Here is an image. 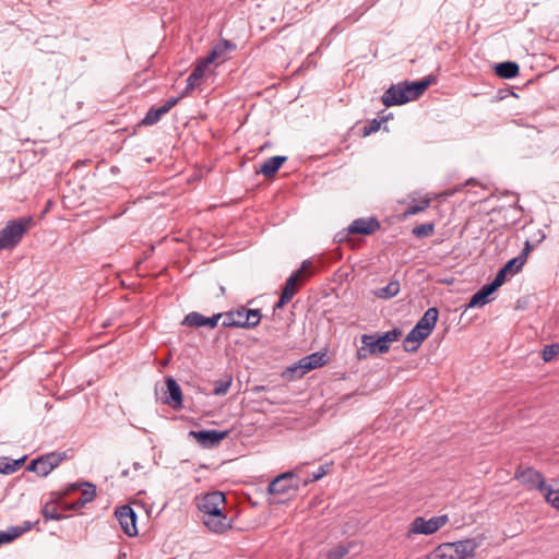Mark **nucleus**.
<instances>
[{
	"label": "nucleus",
	"instance_id": "f257e3e1",
	"mask_svg": "<svg viewBox=\"0 0 559 559\" xmlns=\"http://www.w3.org/2000/svg\"><path fill=\"white\" fill-rule=\"evenodd\" d=\"M197 507L202 513L201 521L215 534H223L231 528L233 521L223 512L226 506V497L222 491L207 492L197 497Z\"/></svg>",
	"mask_w": 559,
	"mask_h": 559
},
{
	"label": "nucleus",
	"instance_id": "f03ea898",
	"mask_svg": "<svg viewBox=\"0 0 559 559\" xmlns=\"http://www.w3.org/2000/svg\"><path fill=\"white\" fill-rule=\"evenodd\" d=\"M478 547L479 543L474 538L444 543L439 545L428 559H476L475 550Z\"/></svg>",
	"mask_w": 559,
	"mask_h": 559
},
{
	"label": "nucleus",
	"instance_id": "7ed1b4c3",
	"mask_svg": "<svg viewBox=\"0 0 559 559\" xmlns=\"http://www.w3.org/2000/svg\"><path fill=\"white\" fill-rule=\"evenodd\" d=\"M32 224L33 218L31 216L8 221L0 230V251L14 249L29 230Z\"/></svg>",
	"mask_w": 559,
	"mask_h": 559
},
{
	"label": "nucleus",
	"instance_id": "20e7f679",
	"mask_svg": "<svg viewBox=\"0 0 559 559\" xmlns=\"http://www.w3.org/2000/svg\"><path fill=\"white\" fill-rule=\"evenodd\" d=\"M300 486V478L294 472H285L277 475L266 488V492L272 496H293Z\"/></svg>",
	"mask_w": 559,
	"mask_h": 559
},
{
	"label": "nucleus",
	"instance_id": "39448f33",
	"mask_svg": "<svg viewBox=\"0 0 559 559\" xmlns=\"http://www.w3.org/2000/svg\"><path fill=\"white\" fill-rule=\"evenodd\" d=\"M70 492V486L66 487L62 493H51L49 501L45 503L41 509V514L45 520H61L67 519V512L70 510V503L66 501L64 496Z\"/></svg>",
	"mask_w": 559,
	"mask_h": 559
},
{
	"label": "nucleus",
	"instance_id": "423d86ee",
	"mask_svg": "<svg viewBox=\"0 0 559 559\" xmlns=\"http://www.w3.org/2000/svg\"><path fill=\"white\" fill-rule=\"evenodd\" d=\"M326 364V355L321 352L302 357L296 365L286 369L293 378H302L307 372L320 368Z\"/></svg>",
	"mask_w": 559,
	"mask_h": 559
},
{
	"label": "nucleus",
	"instance_id": "0eeeda50",
	"mask_svg": "<svg viewBox=\"0 0 559 559\" xmlns=\"http://www.w3.org/2000/svg\"><path fill=\"white\" fill-rule=\"evenodd\" d=\"M449 521L447 514L432 516L429 520H426L423 516H417L411 523L408 535L413 534H423V535H431L439 531L442 526H444Z\"/></svg>",
	"mask_w": 559,
	"mask_h": 559
},
{
	"label": "nucleus",
	"instance_id": "6e6552de",
	"mask_svg": "<svg viewBox=\"0 0 559 559\" xmlns=\"http://www.w3.org/2000/svg\"><path fill=\"white\" fill-rule=\"evenodd\" d=\"M229 436L228 430H190L188 437L197 441L203 449H213L221 444V442Z\"/></svg>",
	"mask_w": 559,
	"mask_h": 559
},
{
	"label": "nucleus",
	"instance_id": "1a4fd4ad",
	"mask_svg": "<svg viewBox=\"0 0 559 559\" xmlns=\"http://www.w3.org/2000/svg\"><path fill=\"white\" fill-rule=\"evenodd\" d=\"M516 479H519L524 487L528 490L537 489L544 492L548 485L545 483V478L540 472L533 467H523L520 465L514 473Z\"/></svg>",
	"mask_w": 559,
	"mask_h": 559
},
{
	"label": "nucleus",
	"instance_id": "9d476101",
	"mask_svg": "<svg viewBox=\"0 0 559 559\" xmlns=\"http://www.w3.org/2000/svg\"><path fill=\"white\" fill-rule=\"evenodd\" d=\"M76 493L79 497L76 499L72 498V512L79 511L95 499L96 485L90 481L72 483V497Z\"/></svg>",
	"mask_w": 559,
	"mask_h": 559
},
{
	"label": "nucleus",
	"instance_id": "9b49d317",
	"mask_svg": "<svg viewBox=\"0 0 559 559\" xmlns=\"http://www.w3.org/2000/svg\"><path fill=\"white\" fill-rule=\"evenodd\" d=\"M386 352L388 345L382 343L379 334H364L361 336V346L357 350V358L362 360L369 355L384 354Z\"/></svg>",
	"mask_w": 559,
	"mask_h": 559
},
{
	"label": "nucleus",
	"instance_id": "f8f14e48",
	"mask_svg": "<svg viewBox=\"0 0 559 559\" xmlns=\"http://www.w3.org/2000/svg\"><path fill=\"white\" fill-rule=\"evenodd\" d=\"M115 514L124 534L130 537L138 535L136 513L130 506H121L116 510Z\"/></svg>",
	"mask_w": 559,
	"mask_h": 559
},
{
	"label": "nucleus",
	"instance_id": "ddd939ff",
	"mask_svg": "<svg viewBox=\"0 0 559 559\" xmlns=\"http://www.w3.org/2000/svg\"><path fill=\"white\" fill-rule=\"evenodd\" d=\"M311 265V261H304L301 266L286 280L282 293H288L289 298L293 299L295 294L298 292V285L302 277L311 276L312 272L309 270Z\"/></svg>",
	"mask_w": 559,
	"mask_h": 559
},
{
	"label": "nucleus",
	"instance_id": "4468645a",
	"mask_svg": "<svg viewBox=\"0 0 559 559\" xmlns=\"http://www.w3.org/2000/svg\"><path fill=\"white\" fill-rule=\"evenodd\" d=\"M436 82V76L428 75L423 80L415 82L404 81V92L407 96V103L417 99L424 92Z\"/></svg>",
	"mask_w": 559,
	"mask_h": 559
},
{
	"label": "nucleus",
	"instance_id": "2eb2a0df",
	"mask_svg": "<svg viewBox=\"0 0 559 559\" xmlns=\"http://www.w3.org/2000/svg\"><path fill=\"white\" fill-rule=\"evenodd\" d=\"M381 100L384 106L391 107L407 103V96L404 92V84L391 85L382 95Z\"/></svg>",
	"mask_w": 559,
	"mask_h": 559
},
{
	"label": "nucleus",
	"instance_id": "dca6fc26",
	"mask_svg": "<svg viewBox=\"0 0 559 559\" xmlns=\"http://www.w3.org/2000/svg\"><path fill=\"white\" fill-rule=\"evenodd\" d=\"M66 459V453H48L38 457V476H47L55 467H57Z\"/></svg>",
	"mask_w": 559,
	"mask_h": 559
},
{
	"label": "nucleus",
	"instance_id": "f3484780",
	"mask_svg": "<svg viewBox=\"0 0 559 559\" xmlns=\"http://www.w3.org/2000/svg\"><path fill=\"white\" fill-rule=\"evenodd\" d=\"M380 228V223L374 217L357 218L348 226L350 234L371 235Z\"/></svg>",
	"mask_w": 559,
	"mask_h": 559
},
{
	"label": "nucleus",
	"instance_id": "a211bd4d",
	"mask_svg": "<svg viewBox=\"0 0 559 559\" xmlns=\"http://www.w3.org/2000/svg\"><path fill=\"white\" fill-rule=\"evenodd\" d=\"M167 396L165 403L173 408H179L182 406V393L178 382L173 378L166 379Z\"/></svg>",
	"mask_w": 559,
	"mask_h": 559
},
{
	"label": "nucleus",
	"instance_id": "6ab92c4d",
	"mask_svg": "<svg viewBox=\"0 0 559 559\" xmlns=\"http://www.w3.org/2000/svg\"><path fill=\"white\" fill-rule=\"evenodd\" d=\"M438 317L439 311L436 307L428 308L424 316L416 323L417 329L426 332V334L429 336L436 326Z\"/></svg>",
	"mask_w": 559,
	"mask_h": 559
},
{
	"label": "nucleus",
	"instance_id": "aec40b11",
	"mask_svg": "<svg viewBox=\"0 0 559 559\" xmlns=\"http://www.w3.org/2000/svg\"><path fill=\"white\" fill-rule=\"evenodd\" d=\"M427 337L426 332L418 330L415 325L403 341L405 352L415 353Z\"/></svg>",
	"mask_w": 559,
	"mask_h": 559
},
{
	"label": "nucleus",
	"instance_id": "412c9836",
	"mask_svg": "<svg viewBox=\"0 0 559 559\" xmlns=\"http://www.w3.org/2000/svg\"><path fill=\"white\" fill-rule=\"evenodd\" d=\"M236 49V45L227 39H222L215 45L206 56V62H215L216 60H225V56Z\"/></svg>",
	"mask_w": 559,
	"mask_h": 559
},
{
	"label": "nucleus",
	"instance_id": "4be33fe9",
	"mask_svg": "<svg viewBox=\"0 0 559 559\" xmlns=\"http://www.w3.org/2000/svg\"><path fill=\"white\" fill-rule=\"evenodd\" d=\"M497 289L491 286V284L484 285L478 292H476L469 299L467 307L468 308H475V307H483L487 305L490 301V296L496 292Z\"/></svg>",
	"mask_w": 559,
	"mask_h": 559
},
{
	"label": "nucleus",
	"instance_id": "5701e85b",
	"mask_svg": "<svg viewBox=\"0 0 559 559\" xmlns=\"http://www.w3.org/2000/svg\"><path fill=\"white\" fill-rule=\"evenodd\" d=\"M286 160V156H272L260 166V170L258 173H261L266 178H271L275 176Z\"/></svg>",
	"mask_w": 559,
	"mask_h": 559
},
{
	"label": "nucleus",
	"instance_id": "b1692460",
	"mask_svg": "<svg viewBox=\"0 0 559 559\" xmlns=\"http://www.w3.org/2000/svg\"><path fill=\"white\" fill-rule=\"evenodd\" d=\"M243 310V321L235 322L236 325H241V329H252L255 328L262 318L261 311L259 309H247L246 307H241Z\"/></svg>",
	"mask_w": 559,
	"mask_h": 559
},
{
	"label": "nucleus",
	"instance_id": "393cba45",
	"mask_svg": "<svg viewBox=\"0 0 559 559\" xmlns=\"http://www.w3.org/2000/svg\"><path fill=\"white\" fill-rule=\"evenodd\" d=\"M26 457L27 456L24 455L20 459L13 460L8 456H0V474H13L24 465Z\"/></svg>",
	"mask_w": 559,
	"mask_h": 559
},
{
	"label": "nucleus",
	"instance_id": "a878e982",
	"mask_svg": "<svg viewBox=\"0 0 559 559\" xmlns=\"http://www.w3.org/2000/svg\"><path fill=\"white\" fill-rule=\"evenodd\" d=\"M495 72L499 78L509 80L519 74L520 67L514 61H504L496 64Z\"/></svg>",
	"mask_w": 559,
	"mask_h": 559
},
{
	"label": "nucleus",
	"instance_id": "bb28decb",
	"mask_svg": "<svg viewBox=\"0 0 559 559\" xmlns=\"http://www.w3.org/2000/svg\"><path fill=\"white\" fill-rule=\"evenodd\" d=\"M242 312H243V310L240 307L237 310H230L228 312L223 313L222 326L223 328H241V325H236V323H230V322L243 321Z\"/></svg>",
	"mask_w": 559,
	"mask_h": 559
},
{
	"label": "nucleus",
	"instance_id": "cd10ccee",
	"mask_svg": "<svg viewBox=\"0 0 559 559\" xmlns=\"http://www.w3.org/2000/svg\"><path fill=\"white\" fill-rule=\"evenodd\" d=\"M400 292L399 281H391L386 286L376 290L374 295L381 299H390L395 297Z\"/></svg>",
	"mask_w": 559,
	"mask_h": 559
},
{
	"label": "nucleus",
	"instance_id": "c85d7f7f",
	"mask_svg": "<svg viewBox=\"0 0 559 559\" xmlns=\"http://www.w3.org/2000/svg\"><path fill=\"white\" fill-rule=\"evenodd\" d=\"M166 114L167 112L165 108H163L162 106L158 108L152 107L148 109L145 117L142 119L141 124L153 126L157 123L160 120V118Z\"/></svg>",
	"mask_w": 559,
	"mask_h": 559
},
{
	"label": "nucleus",
	"instance_id": "c756f323",
	"mask_svg": "<svg viewBox=\"0 0 559 559\" xmlns=\"http://www.w3.org/2000/svg\"><path fill=\"white\" fill-rule=\"evenodd\" d=\"M181 325L190 328L205 326V316L201 314L200 312L192 311L183 318Z\"/></svg>",
	"mask_w": 559,
	"mask_h": 559
},
{
	"label": "nucleus",
	"instance_id": "7c9ffc66",
	"mask_svg": "<svg viewBox=\"0 0 559 559\" xmlns=\"http://www.w3.org/2000/svg\"><path fill=\"white\" fill-rule=\"evenodd\" d=\"M231 381H233V378L229 374H226L222 379L215 380L213 383V385H214L213 393L215 395H219V396L225 395L231 385Z\"/></svg>",
	"mask_w": 559,
	"mask_h": 559
},
{
	"label": "nucleus",
	"instance_id": "2f4dec72",
	"mask_svg": "<svg viewBox=\"0 0 559 559\" xmlns=\"http://www.w3.org/2000/svg\"><path fill=\"white\" fill-rule=\"evenodd\" d=\"M24 533L25 528L11 526L8 531H0V542L2 544L11 543Z\"/></svg>",
	"mask_w": 559,
	"mask_h": 559
},
{
	"label": "nucleus",
	"instance_id": "473e14b6",
	"mask_svg": "<svg viewBox=\"0 0 559 559\" xmlns=\"http://www.w3.org/2000/svg\"><path fill=\"white\" fill-rule=\"evenodd\" d=\"M435 231V224L433 223H426L418 225L413 228L412 234L417 238H425L429 237Z\"/></svg>",
	"mask_w": 559,
	"mask_h": 559
},
{
	"label": "nucleus",
	"instance_id": "72a5a7b5",
	"mask_svg": "<svg viewBox=\"0 0 559 559\" xmlns=\"http://www.w3.org/2000/svg\"><path fill=\"white\" fill-rule=\"evenodd\" d=\"M430 204V200H423L417 204L409 205L403 213L404 217H408L411 215H416L418 213L424 212L426 209H428Z\"/></svg>",
	"mask_w": 559,
	"mask_h": 559
},
{
	"label": "nucleus",
	"instance_id": "f704fd0d",
	"mask_svg": "<svg viewBox=\"0 0 559 559\" xmlns=\"http://www.w3.org/2000/svg\"><path fill=\"white\" fill-rule=\"evenodd\" d=\"M524 264L522 258L515 257L509 260L502 267L507 269L508 274L514 275L522 270Z\"/></svg>",
	"mask_w": 559,
	"mask_h": 559
},
{
	"label": "nucleus",
	"instance_id": "c9c22d12",
	"mask_svg": "<svg viewBox=\"0 0 559 559\" xmlns=\"http://www.w3.org/2000/svg\"><path fill=\"white\" fill-rule=\"evenodd\" d=\"M386 117H382L380 119H372L371 121H369L366 126L362 127L361 129V133L364 136H368L370 135L371 133H374L377 132L380 127H381V123L383 121H386Z\"/></svg>",
	"mask_w": 559,
	"mask_h": 559
},
{
	"label": "nucleus",
	"instance_id": "e433bc0d",
	"mask_svg": "<svg viewBox=\"0 0 559 559\" xmlns=\"http://www.w3.org/2000/svg\"><path fill=\"white\" fill-rule=\"evenodd\" d=\"M545 500L554 508L559 510V488L552 489L550 486L543 492Z\"/></svg>",
	"mask_w": 559,
	"mask_h": 559
},
{
	"label": "nucleus",
	"instance_id": "4c0bfd02",
	"mask_svg": "<svg viewBox=\"0 0 559 559\" xmlns=\"http://www.w3.org/2000/svg\"><path fill=\"white\" fill-rule=\"evenodd\" d=\"M202 79L194 72H191L187 79V86L181 94V97L189 95L197 86L200 85Z\"/></svg>",
	"mask_w": 559,
	"mask_h": 559
},
{
	"label": "nucleus",
	"instance_id": "58836bf2",
	"mask_svg": "<svg viewBox=\"0 0 559 559\" xmlns=\"http://www.w3.org/2000/svg\"><path fill=\"white\" fill-rule=\"evenodd\" d=\"M401 335H402V332L399 329H393V330L388 331V332H385V333H383L381 335L379 334V336L382 340V343L384 345H388V349L390 348V345L393 342L397 341Z\"/></svg>",
	"mask_w": 559,
	"mask_h": 559
},
{
	"label": "nucleus",
	"instance_id": "ea45409f",
	"mask_svg": "<svg viewBox=\"0 0 559 559\" xmlns=\"http://www.w3.org/2000/svg\"><path fill=\"white\" fill-rule=\"evenodd\" d=\"M349 552L348 545H337L328 552V559H343Z\"/></svg>",
	"mask_w": 559,
	"mask_h": 559
},
{
	"label": "nucleus",
	"instance_id": "a19ab883",
	"mask_svg": "<svg viewBox=\"0 0 559 559\" xmlns=\"http://www.w3.org/2000/svg\"><path fill=\"white\" fill-rule=\"evenodd\" d=\"M557 355H559V344L557 343L546 345L542 353V357L545 361L552 360Z\"/></svg>",
	"mask_w": 559,
	"mask_h": 559
},
{
	"label": "nucleus",
	"instance_id": "79ce46f5",
	"mask_svg": "<svg viewBox=\"0 0 559 559\" xmlns=\"http://www.w3.org/2000/svg\"><path fill=\"white\" fill-rule=\"evenodd\" d=\"M212 62H206V57L201 58L198 60L195 67L193 68L192 72L197 73L201 79L205 76V73L207 71L209 66Z\"/></svg>",
	"mask_w": 559,
	"mask_h": 559
},
{
	"label": "nucleus",
	"instance_id": "37998d69",
	"mask_svg": "<svg viewBox=\"0 0 559 559\" xmlns=\"http://www.w3.org/2000/svg\"><path fill=\"white\" fill-rule=\"evenodd\" d=\"M508 272L507 269L501 267L498 273L496 274L493 281L490 283L491 286L496 289H498L500 286L504 284L507 281Z\"/></svg>",
	"mask_w": 559,
	"mask_h": 559
},
{
	"label": "nucleus",
	"instance_id": "c03bdc74",
	"mask_svg": "<svg viewBox=\"0 0 559 559\" xmlns=\"http://www.w3.org/2000/svg\"><path fill=\"white\" fill-rule=\"evenodd\" d=\"M223 318V313H215L212 317H205V326L214 329L217 326L219 319Z\"/></svg>",
	"mask_w": 559,
	"mask_h": 559
},
{
	"label": "nucleus",
	"instance_id": "a18cd8bd",
	"mask_svg": "<svg viewBox=\"0 0 559 559\" xmlns=\"http://www.w3.org/2000/svg\"><path fill=\"white\" fill-rule=\"evenodd\" d=\"M533 249H534V246L531 245V242L528 240H526L522 252L518 257L522 258L523 262L526 263L527 257Z\"/></svg>",
	"mask_w": 559,
	"mask_h": 559
},
{
	"label": "nucleus",
	"instance_id": "49530a36",
	"mask_svg": "<svg viewBox=\"0 0 559 559\" xmlns=\"http://www.w3.org/2000/svg\"><path fill=\"white\" fill-rule=\"evenodd\" d=\"M330 472V465H321L318 471L313 474V480H319Z\"/></svg>",
	"mask_w": 559,
	"mask_h": 559
},
{
	"label": "nucleus",
	"instance_id": "de8ad7c7",
	"mask_svg": "<svg viewBox=\"0 0 559 559\" xmlns=\"http://www.w3.org/2000/svg\"><path fill=\"white\" fill-rule=\"evenodd\" d=\"M290 300L292 298H289L288 293H282L278 301L274 306V310L282 309Z\"/></svg>",
	"mask_w": 559,
	"mask_h": 559
},
{
	"label": "nucleus",
	"instance_id": "09e8293b",
	"mask_svg": "<svg viewBox=\"0 0 559 559\" xmlns=\"http://www.w3.org/2000/svg\"><path fill=\"white\" fill-rule=\"evenodd\" d=\"M180 98L182 97H171L162 107L165 108L166 112H168L174 106L178 104Z\"/></svg>",
	"mask_w": 559,
	"mask_h": 559
},
{
	"label": "nucleus",
	"instance_id": "8fccbe9b",
	"mask_svg": "<svg viewBox=\"0 0 559 559\" xmlns=\"http://www.w3.org/2000/svg\"><path fill=\"white\" fill-rule=\"evenodd\" d=\"M38 465H39V464H38V457H37V459L32 460V461L29 462V464H28V465H27V467H26V471H28V472H33V473H35V474H37V475H38Z\"/></svg>",
	"mask_w": 559,
	"mask_h": 559
},
{
	"label": "nucleus",
	"instance_id": "3c124183",
	"mask_svg": "<svg viewBox=\"0 0 559 559\" xmlns=\"http://www.w3.org/2000/svg\"><path fill=\"white\" fill-rule=\"evenodd\" d=\"M33 524L31 522H26L23 526H17L19 528H25V532L32 528Z\"/></svg>",
	"mask_w": 559,
	"mask_h": 559
},
{
	"label": "nucleus",
	"instance_id": "603ef678",
	"mask_svg": "<svg viewBox=\"0 0 559 559\" xmlns=\"http://www.w3.org/2000/svg\"><path fill=\"white\" fill-rule=\"evenodd\" d=\"M50 206H51V201H48L44 213H46L50 209Z\"/></svg>",
	"mask_w": 559,
	"mask_h": 559
},
{
	"label": "nucleus",
	"instance_id": "864d4df0",
	"mask_svg": "<svg viewBox=\"0 0 559 559\" xmlns=\"http://www.w3.org/2000/svg\"><path fill=\"white\" fill-rule=\"evenodd\" d=\"M126 557H127V556H126V554H121V555L119 556V559H126Z\"/></svg>",
	"mask_w": 559,
	"mask_h": 559
},
{
	"label": "nucleus",
	"instance_id": "5fc2aeb1",
	"mask_svg": "<svg viewBox=\"0 0 559 559\" xmlns=\"http://www.w3.org/2000/svg\"><path fill=\"white\" fill-rule=\"evenodd\" d=\"M81 162H76L74 167L78 168L80 166Z\"/></svg>",
	"mask_w": 559,
	"mask_h": 559
},
{
	"label": "nucleus",
	"instance_id": "6e6d98bb",
	"mask_svg": "<svg viewBox=\"0 0 559 559\" xmlns=\"http://www.w3.org/2000/svg\"><path fill=\"white\" fill-rule=\"evenodd\" d=\"M544 238H545V235L543 234L542 237L539 238L538 242H540Z\"/></svg>",
	"mask_w": 559,
	"mask_h": 559
},
{
	"label": "nucleus",
	"instance_id": "4d7b16f0",
	"mask_svg": "<svg viewBox=\"0 0 559 559\" xmlns=\"http://www.w3.org/2000/svg\"><path fill=\"white\" fill-rule=\"evenodd\" d=\"M134 468H139V463H134Z\"/></svg>",
	"mask_w": 559,
	"mask_h": 559
},
{
	"label": "nucleus",
	"instance_id": "13d9d810",
	"mask_svg": "<svg viewBox=\"0 0 559 559\" xmlns=\"http://www.w3.org/2000/svg\"><path fill=\"white\" fill-rule=\"evenodd\" d=\"M0 545H2V543L0 542Z\"/></svg>",
	"mask_w": 559,
	"mask_h": 559
},
{
	"label": "nucleus",
	"instance_id": "bf43d9fd",
	"mask_svg": "<svg viewBox=\"0 0 559 559\" xmlns=\"http://www.w3.org/2000/svg\"><path fill=\"white\" fill-rule=\"evenodd\" d=\"M0 545H2V543L0 542Z\"/></svg>",
	"mask_w": 559,
	"mask_h": 559
}]
</instances>
